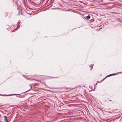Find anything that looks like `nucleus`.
I'll return each mask as SVG.
<instances>
[{
	"label": "nucleus",
	"instance_id": "f257e3e1",
	"mask_svg": "<svg viewBox=\"0 0 122 122\" xmlns=\"http://www.w3.org/2000/svg\"><path fill=\"white\" fill-rule=\"evenodd\" d=\"M4 117L5 119V121L6 122H8V121L7 119V117L6 116H4Z\"/></svg>",
	"mask_w": 122,
	"mask_h": 122
},
{
	"label": "nucleus",
	"instance_id": "f03ea898",
	"mask_svg": "<svg viewBox=\"0 0 122 122\" xmlns=\"http://www.w3.org/2000/svg\"><path fill=\"white\" fill-rule=\"evenodd\" d=\"M85 18L87 19H89L90 18V16L89 15H88V16H86Z\"/></svg>",
	"mask_w": 122,
	"mask_h": 122
},
{
	"label": "nucleus",
	"instance_id": "7ed1b4c3",
	"mask_svg": "<svg viewBox=\"0 0 122 122\" xmlns=\"http://www.w3.org/2000/svg\"><path fill=\"white\" fill-rule=\"evenodd\" d=\"M116 74H111L109 75H108V76H111L112 75H115Z\"/></svg>",
	"mask_w": 122,
	"mask_h": 122
},
{
	"label": "nucleus",
	"instance_id": "20e7f679",
	"mask_svg": "<svg viewBox=\"0 0 122 122\" xmlns=\"http://www.w3.org/2000/svg\"><path fill=\"white\" fill-rule=\"evenodd\" d=\"M93 65H92V66H90V67H91V70L92 69V68H93Z\"/></svg>",
	"mask_w": 122,
	"mask_h": 122
},
{
	"label": "nucleus",
	"instance_id": "39448f33",
	"mask_svg": "<svg viewBox=\"0 0 122 122\" xmlns=\"http://www.w3.org/2000/svg\"><path fill=\"white\" fill-rule=\"evenodd\" d=\"M19 94H17V95H19ZM13 95H17V94H13Z\"/></svg>",
	"mask_w": 122,
	"mask_h": 122
}]
</instances>
